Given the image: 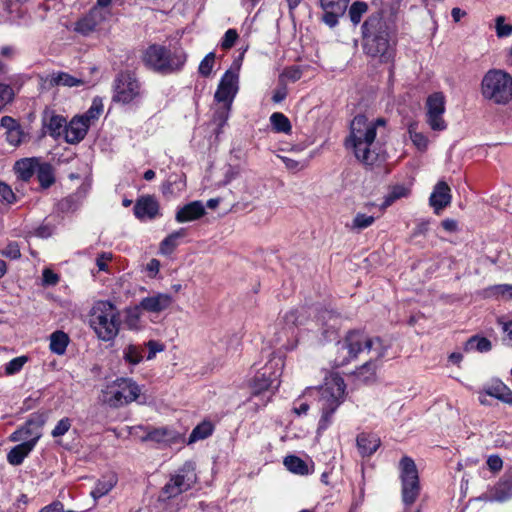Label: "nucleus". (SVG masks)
I'll return each instance as SVG.
<instances>
[{
  "mask_svg": "<svg viewBox=\"0 0 512 512\" xmlns=\"http://www.w3.org/2000/svg\"><path fill=\"white\" fill-rule=\"evenodd\" d=\"M388 350V345L379 337H370L360 331H350L335 344V355L332 359L334 367H343L355 360L364 363L356 369L355 376L362 382L373 381L377 362Z\"/></svg>",
  "mask_w": 512,
  "mask_h": 512,
  "instance_id": "nucleus-1",
  "label": "nucleus"
},
{
  "mask_svg": "<svg viewBox=\"0 0 512 512\" xmlns=\"http://www.w3.org/2000/svg\"><path fill=\"white\" fill-rule=\"evenodd\" d=\"M345 389L344 379L336 373H330L322 385L305 389L302 396L295 400L293 411L298 416L306 415L309 411L307 399L315 400L320 412L317 432L325 431L332 425L333 415L344 402Z\"/></svg>",
  "mask_w": 512,
  "mask_h": 512,
  "instance_id": "nucleus-2",
  "label": "nucleus"
},
{
  "mask_svg": "<svg viewBox=\"0 0 512 512\" xmlns=\"http://www.w3.org/2000/svg\"><path fill=\"white\" fill-rule=\"evenodd\" d=\"M386 131L384 118L369 119L362 114L356 115L350 123L345 147L353 152L358 161L371 166L378 160L380 139Z\"/></svg>",
  "mask_w": 512,
  "mask_h": 512,
  "instance_id": "nucleus-3",
  "label": "nucleus"
},
{
  "mask_svg": "<svg viewBox=\"0 0 512 512\" xmlns=\"http://www.w3.org/2000/svg\"><path fill=\"white\" fill-rule=\"evenodd\" d=\"M364 50L381 62H389L394 57V43L390 37V30L380 15L370 16L362 26Z\"/></svg>",
  "mask_w": 512,
  "mask_h": 512,
  "instance_id": "nucleus-4",
  "label": "nucleus"
},
{
  "mask_svg": "<svg viewBox=\"0 0 512 512\" xmlns=\"http://www.w3.org/2000/svg\"><path fill=\"white\" fill-rule=\"evenodd\" d=\"M120 313L109 301L96 302L90 314V326L97 337L105 342L114 340L120 330Z\"/></svg>",
  "mask_w": 512,
  "mask_h": 512,
  "instance_id": "nucleus-5",
  "label": "nucleus"
},
{
  "mask_svg": "<svg viewBox=\"0 0 512 512\" xmlns=\"http://www.w3.org/2000/svg\"><path fill=\"white\" fill-rule=\"evenodd\" d=\"M143 62L156 72L170 74L182 69L186 62V54L181 48L170 50L164 46L153 44L145 50Z\"/></svg>",
  "mask_w": 512,
  "mask_h": 512,
  "instance_id": "nucleus-6",
  "label": "nucleus"
},
{
  "mask_svg": "<svg viewBox=\"0 0 512 512\" xmlns=\"http://www.w3.org/2000/svg\"><path fill=\"white\" fill-rule=\"evenodd\" d=\"M482 97L496 105H506L512 100V76L501 69H491L481 81Z\"/></svg>",
  "mask_w": 512,
  "mask_h": 512,
  "instance_id": "nucleus-7",
  "label": "nucleus"
},
{
  "mask_svg": "<svg viewBox=\"0 0 512 512\" xmlns=\"http://www.w3.org/2000/svg\"><path fill=\"white\" fill-rule=\"evenodd\" d=\"M284 368V360L280 356H273L259 370L250 382L251 395L260 396L279 387V378Z\"/></svg>",
  "mask_w": 512,
  "mask_h": 512,
  "instance_id": "nucleus-8",
  "label": "nucleus"
},
{
  "mask_svg": "<svg viewBox=\"0 0 512 512\" xmlns=\"http://www.w3.org/2000/svg\"><path fill=\"white\" fill-rule=\"evenodd\" d=\"M140 393L141 389L135 381L130 378H118L104 392V402L117 408L137 400Z\"/></svg>",
  "mask_w": 512,
  "mask_h": 512,
  "instance_id": "nucleus-9",
  "label": "nucleus"
},
{
  "mask_svg": "<svg viewBox=\"0 0 512 512\" xmlns=\"http://www.w3.org/2000/svg\"><path fill=\"white\" fill-rule=\"evenodd\" d=\"M401 495L405 505H412L420 494V482L416 464L408 456L400 460Z\"/></svg>",
  "mask_w": 512,
  "mask_h": 512,
  "instance_id": "nucleus-10",
  "label": "nucleus"
},
{
  "mask_svg": "<svg viewBox=\"0 0 512 512\" xmlns=\"http://www.w3.org/2000/svg\"><path fill=\"white\" fill-rule=\"evenodd\" d=\"M197 481L196 466L192 461L185 462L174 474L162 489L166 498L176 497L191 489Z\"/></svg>",
  "mask_w": 512,
  "mask_h": 512,
  "instance_id": "nucleus-11",
  "label": "nucleus"
},
{
  "mask_svg": "<svg viewBox=\"0 0 512 512\" xmlns=\"http://www.w3.org/2000/svg\"><path fill=\"white\" fill-rule=\"evenodd\" d=\"M46 413H34L26 421V423L16 430L12 435L13 441H23L25 443H33V448L42 436V428L47 421Z\"/></svg>",
  "mask_w": 512,
  "mask_h": 512,
  "instance_id": "nucleus-12",
  "label": "nucleus"
},
{
  "mask_svg": "<svg viewBox=\"0 0 512 512\" xmlns=\"http://www.w3.org/2000/svg\"><path fill=\"white\" fill-rule=\"evenodd\" d=\"M140 95V84L130 73H121L115 79L113 100L130 103Z\"/></svg>",
  "mask_w": 512,
  "mask_h": 512,
  "instance_id": "nucleus-13",
  "label": "nucleus"
},
{
  "mask_svg": "<svg viewBox=\"0 0 512 512\" xmlns=\"http://www.w3.org/2000/svg\"><path fill=\"white\" fill-rule=\"evenodd\" d=\"M427 123L434 131H443L447 125L443 119L445 112V96L441 92L431 94L426 101Z\"/></svg>",
  "mask_w": 512,
  "mask_h": 512,
  "instance_id": "nucleus-14",
  "label": "nucleus"
},
{
  "mask_svg": "<svg viewBox=\"0 0 512 512\" xmlns=\"http://www.w3.org/2000/svg\"><path fill=\"white\" fill-rule=\"evenodd\" d=\"M109 14L107 6H100V4L97 3L96 6L75 23L74 31L83 36H87L96 31L98 26L107 19Z\"/></svg>",
  "mask_w": 512,
  "mask_h": 512,
  "instance_id": "nucleus-15",
  "label": "nucleus"
},
{
  "mask_svg": "<svg viewBox=\"0 0 512 512\" xmlns=\"http://www.w3.org/2000/svg\"><path fill=\"white\" fill-rule=\"evenodd\" d=\"M134 434L138 431H143L144 434L140 436L143 442L153 441L156 443L172 444L178 443L182 439V435L168 427L151 428L148 426H137L133 428Z\"/></svg>",
  "mask_w": 512,
  "mask_h": 512,
  "instance_id": "nucleus-16",
  "label": "nucleus"
},
{
  "mask_svg": "<svg viewBox=\"0 0 512 512\" xmlns=\"http://www.w3.org/2000/svg\"><path fill=\"white\" fill-rule=\"evenodd\" d=\"M239 75L237 72L227 70L218 84L217 90L214 94V99L217 103L232 104L238 92Z\"/></svg>",
  "mask_w": 512,
  "mask_h": 512,
  "instance_id": "nucleus-17",
  "label": "nucleus"
},
{
  "mask_svg": "<svg viewBox=\"0 0 512 512\" xmlns=\"http://www.w3.org/2000/svg\"><path fill=\"white\" fill-rule=\"evenodd\" d=\"M319 4L323 11V23L334 28L338 25L340 17L345 14L349 0H319Z\"/></svg>",
  "mask_w": 512,
  "mask_h": 512,
  "instance_id": "nucleus-18",
  "label": "nucleus"
},
{
  "mask_svg": "<svg viewBox=\"0 0 512 512\" xmlns=\"http://www.w3.org/2000/svg\"><path fill=\"white\" fill-rule=\"evenodd\" d=\"M317 324L320 326L322 341H332L336 339L340 327V317L331 310H323L317 316Z\"/></svg>",
  "mask_w": 512,
  "mask_h": 512,
  "instance_id": "nucleus-19",
  "label": "nucleus"
},
{
  "mask_svg": "<svg viewBox=\"0 0 512 512\" xmlns=\"http://www.w3.org/2000/svg\"><path fill=\"white\" fill-rule=\"evenodd\" d=\"M134 215L141 221L155 219L160 214V206L152 195L141 196L134 205Z\"/></svg>",
  "mask_w": 512,
  "mask_h": 512,
  "instance_id": "nucleus-20",
  "label": "nucleus"
},
{
  "mask_svg": "<svg viewBox=\"0 0 512 512\" xmlns=\"http://www.w3.org/2000/svg\"><path fill=\"white\" fill-rule=\"evenodd\" d=\"M42 126L45 133L58 139L64 134L66 119L54 110L46 108L42 114Z\"/></svg>",
  "mask_w": 512,
  "mask_h": 512,
  "instance_id": "nucleus-21",
  "label": "nucleus"
},
{
  "mask_svg": "<svg viewBox=\"0 0 512 512\" xmlns=\"http://www.w3.org/2000/svg\"><path fill=\"white\" fill-rule=\"evenodd\" d=\"M174 302L173 297L168 293H154L144 297L139 307L149 313H160L168 309Z\"/></svg>",
  "mask_w": 512,
  "mask_h": 512,
  "instance_id": "nucleus-22",
  "label": "nucleus"
},
{
  "mask_svg": "<svg viewBox=\"0 0 512 512\" xmlns=\"http://www.w3.org/2000/svg\"><path fill=\"white\" fill-rule=\"evenodd\" d=\"M452 200L451 189L445 181H439L429 197V204L436 214L450 205Z\"/></svg>",
  "mask_w": 512,
  "mask_h": 512,
  "instance_id": "nucleus-23",
  "label": "nucleus"
},
{
  "mask_svg": "<svg viewBox=\"0 0 512 512\" xmlns=\"http://www.w3.org/2000/svg\"><path fill=\"white\" fill-rule=\"evenodd\" d=\"M89 125L79 115L74 116L65 126L64 139L69 144H77L86 136Z\"/></svg>",
  "mask_w": 512,
  "mask_h": 512,
  "instance_id": "nucleus-24",
  "label": "nucleus"
},
{
  "mask_svg": "<svg viewBox=\"0 0 512 512\" xmlns=\"http://www.w3.org/2000/svg\"><path fill=\"white\" fill-rule=\"evenodd\" d=\"M205 207L201 201H193L180 208L175 215L178 223H185L197 220L204 216Z\"/></svg>",
  "mask_w": 512,
  "mask_h": 512,
  "instance_id": "nucleus-25",
  "label": "nucleus"
},
{
  "mask_svg": "<svg viewBox=\"0 0 512 512\" xmlns=\"http://www.w3.org/2000/svg\"><path fill=\"white\" fill-rule=\"evenodd\" d=\"M359 453L363 456H370L377 451L380 446V439L375 434L360 433L356 439Z\"/></svg>",
  "mask_w": 512,
  "mask_h": 512,
  "instance_id": "nucleus-26",
  "label": "nucleus"
},
{
  "mask_svg": "<svg viewBox=\"0 0 512 512\" xmlns=\"http://www.w3.org/2000/svg\"><path fill=\"white\" fill-rule=\"evenodd\" d=\"M49 84L51 86L78 87L85 84L82 78L70 75L66 72H53L49 76Z\"/></svg>",
  "mask_w": 512,
  "mask_h": 512,
  "instance_id": "nucleus-27",
  "label": "nucleus"
},
{
  "mask_svg": "<svg viewBox=\"0 0 512 512\" xmlns=\"http://www.w3.org/2000/svg\"><path fill=\"white\" fill-rule=\"evenodd\" d=\"M40 160L37 158H24L16 162L15 171L23 181H28L36 174Z\"/></svg>",
  "mask_w": 512,
  "mask_h": 512,
  "instance_id": "nucleus-28",
  "label": "nucleus"
},
{
  "mask_svg": "<svg viewBox=\"0 0 512 512\" xmlns=\"http://www.w3.org/2000/svg\"><path fill=\"white\" fill-rule=\"evenodd\" d=\"M485 394L504 403L512 404V391L501 381H496L485 389Z\"/></svg>",
  "mask_w": 512,
  "mask_h": 512,
  "instance_id": "nucleus-29",
  "label": "nucleus"
},
{
  "mask_svg": "<svg viewBox=\"0 0 512 512\" xmlns=\"http://www.w3.org/2000/svg\"><path fill=\"white\" fill-rule=\"evenodd\" d=\"M116 483L117 478L114 474L103 476L101 479L97 481L94 489L91 491V496L95 500L105 496L113 489Z\"/></svg>",
  "mask_w": 512,
  "mask_h": 512,
  "instance_id": "nucleus-30",
  "label": "nucleus"
},
{
  "mask_svg": "<svg viewBox=\"0 0 512 512\" xmlns=\"http://www.w3.org/2000/svg\"><path fill=\"white\" fill-rule=\"evenodd\" d=\"M36 177L41 188L47 189L52 186L55 182V174L52 165L40 161L36 170Z\"/></svg>",
  "mask_w": 512,
  "mask_h": 512,
  "instance_id": "nucleus-31",
  "label": "nucleus"
},
{
  "mask_svg": "<svg viewBox=\"0 0 512 512\" xmlns=\"http://www.w3.org/2000/svg\"><path fill=\"white\" fill-rule=\"evenodd\" d=\"M33 449V443L22 442L10 450L7 460L12 465H20Z\"/></svg>",
  "mask_w": 512,
  "mask_h": 512,
  "instance_id": "nucleus-32",
  "label": "nucleus"
},
{
  "mask_svg": "<svg viewBox=\"0 0 512 512\" xmlns=\"http://www.w3.org/2000/svg\"><path fill=\"white\" fill-rule=\"evenodd\" d=\"M69 344V337L63 331H55L50 335V350L57 355H63Z\"/></svg>",
  "mask_w": 512,
  "mask_h": 512,
  "instance_id": "nucleus-33",
  "label": "nucleus"
},
{
  "mask_svg": "<svg viewBox=\"0 0 512 512\" xmlns=\"http://www.w3.org/2000/svg\"><path fill=\"white\" fill-rule=\"evenodd\" d=\"M284 465L290 472L294 474L308 475L310 473L308 464L300 457L294 455L287 456L284 459Z\"/></svg>",
  "mask_w": 512,
  "mask_h": 512,
  "instance_id": "nucleus-34",
  "label": "nucleus"
},
{
  "mask_svg": "<svg viewBox=\"0 0 512 512\" xmlns=\"http://www.w3.org/2000/svg\"><path fill=\"white\" fill-rule=\"evenodd\" d=\"M270 123L277 133L289 134L292 130L290 120L281 112H274L270 116Z\"/></svg>",
  "mask_w": 512,
  "mask_h": 512,
  "instance_id": "nucleus-35",
  "label": "nucleus"
},
{
  "mask_svg": "<svg viewBox=\"0 0 512 512\" xmlns=\"http://www.w3.org/2000/svg\"><path fill=\"white\" fill-rule=\"evenodd\" d=\"M214 430V426L210 421H203L198 424L191 432L188 443H194L209 437Z\"/></svg>",
  "mask_w": 512,
  "mask_h": 512,
  "instance_id": "nucleus-36",
  "label": "nucleus"
},
{
  "mask_svg": "<svg viewBox=\"0 0 512 512\" xmlns=\"http://www.w3.org/2000/svg\"><path fill=\"white\" fill-rule=\"evenodd\" d=\"M492 349L491 341L485 337L480 336H472L465 344V350L470 351H478V352H488Z\"/></svg>",
  "mask_w": 512,
  "mask_h": 512,
  "instance_id": "nucleus-37",
  "label": "nucleus"
},
{
  "mask_svg": "<svg viewBox=\"0 0 512 512\" xmlns=\"http://www.w3.org/2000/svg\"><path fill=\"white\" fill-rule=\"evenodd\" d=\"M103 112V103L100 98H94L90 108L83 114L79 115L85 122L91 126Z\"/></svg>",
  "mask_w": 512,
  "mask_h": 512,
  "instance_id": "nucleus-38",
  "label": "nucleus"
},
{
  "mask_svg": "<svg viewBox=\"0 0 512 512\" xmlns=\"http://www.w3.org/2000/svg\"><path fill=\"white\" fill-rule=\"evenodd\" d=\"M410 193L409 188L404 185H395L393 186L388 194L385 196V200L382 204V209H385L392 205L396 200L407 197Z\"/></svg>",
  "mask_w": 512,
  "mask_h": 512,
  "instance_id": "nucleus-39",
  "label": "nucleus"
},
{
  "mask_svg": "<svg viewBox=\"0 0 512 512\" xmlns=\"http://www.w3.org/2000/svg\"><path fill=\"white\" fill-rule=\"evenodd\" d=\"M185 230L182 228L178 231H175L168 235L162 242H161V252L163 254H170L173 252V250L178 245V240L185 236Z\"/></svg>",
  "mask_w": 512,
  "mask_h": 512,
  "instance_id": "nucleus-40",
  "label": "nucleus"
},
{
  "mask_svg": "<svg viewBox=\"0 0 512 512\" xmlns=\"http://www.w3.org/2000/svg\"><path fill=\"white\" fill-rule=\"evenodd\" d=\"M123 358L127 363L137 365L143 359V348L141 346L129 344L123 350Z\"/></svg>",
  "mask_w": 512,
  "mask_h": 512,
  "instance_id": "nucleus-41",
  "label": "nucleus"
},
{
  "mask_svg": "<svg viewBox=\"0 0 512 512\" xmlns=\"http://www.w3.org/2000/svg\"><path fill=\"white\" fill-rule=\"evenodd\" d=\"M141 307L139 305L126 309L125 325L130 330H138L141 321Z\"/></svg>",
  "mask_w": 512,
  "mask_h": 512,
  "instance_id": "nucleus-42",
  "label": "nucleus"
},
{
  "mask_svg": "<svg viewBox=\"0 0 512 512\" xmlns=\"http://www.w3.org/2000/svg\"><path fill=\"white\" fill-rule=\"evenodd\" d=\"M512 497V482H500L494 489L492 498L499 502H504Z\"/></svg>",
  "mask_w": 512,
  "mask_h": 512,
  "instance_id": "nucleus-43",
  "label": "nucleus"
},
{
  "mask_svg": "<svg viewBox=\"0 0 512 512\" xmlns=\"http://www.w3.org/2000/svg\"><path fill=\"white\" fill-rule=\"evenodd\" d=\"M409 137L414 146L421 152H424L428 148V138L420 132L416 131L415 125H410L408 128Z\"/></svg>",
  "mask_w": 512,
  "mask_h": 512,
  "instance_id": "nucleus-44",
  "label": "nucleus"
},
{
  "mask_svg": "<svg viewBox=\"0 0 512 512\" xmlns=\"http://www.w3.org/2000/svg\"><path fill=\"white\" fill-rule=\"evenodd\" d=\"M220 104H221V106H219L214 111L213 121L221 129L225 126V124L227 123V121L229 119L232 104H227V103H220Z\"/></svg>",
  "mask_w": 512,
  "mask_h": 512,
  "instance_id": "nucleus-45",
  "label": "nucleus"
},
{
  "mask_svg": "<svg viewBox=\"0 0 512 512\" xmlns=\"http://www.w3.org/2000/svg\"><path fill=\"white\" fill-rule=\"evenodd\" d=\"M368 5L363 1L354 2L349 9V17L354 25L360 23L362 16L367 12Z\"/></svg>",
  "mask_w": 512,
  "mask_h": 512,
  "instance_id": "nucleus-46",
  "label": "nucleus"
},
{
  "mask_svg": "<svg viewBox=\"0 0 512 512\" xmlns=\"http://www.w3.org/2000/svg\"><path fill=\"white\" fill-rule=\"evenodd\" d=\"M27 362L28 357L24 355L13 358L5 365V374L12 376L19 373Z\"/></svg>",
  "mask_w": 512,
  "mask_h": 512,
  "instance_id": "nucleus-47",
  "label": "nucleus"
},
{
  "mask_svg": "<svg viewBox=\"0 0 512 512\" xmlns=\"http://www.w3.org/2000/svg\"><path fill=\"white\" fill-rule=\"evenodd\" d=\"M302 77V71L297 66H291L284 69L279 76L280 84L286 85L287 82H296Z\"/></svg>",
  "mask_w": 512,
  "mask_h": 512,
  "instance_id": "nucleus-48",
  "label": "nucleus"
},
{
  "mask_svg": "<svg viewBox=\"0 0 512 512\" xmlns=\"http://www.w3.org/2000/svg\"><path fill=\"white\" fill-rule=\"evenodd\" d=\"M375 222L374 216H369L363 213H357L352 221L351 228L353 230L361 231L370 227Z\"/></svg>",
  "mask_w": 512,
  "mask_h": 512,
  "instance_id": "nucleus-49",
  "label": "nucleus"
},
{
  "mask_svg": "<svg viewBox=\"0 0 512 512\" xmlns=\"http://www.w3.org/2000/svg\"><path fill=\"white\" fill-rule=\"evenodd\" d=\"M14 97L13 88L8 84L0 83V112L13 101Z\"/></svg>",
  "mask_w": 512,
  "mask_h": 512,
  "instance_id": "nucleus-50",
  "label": "nucleus"
},
{
  "mask_svg": "<svg viewBox=\"0 0 512 512\" xmlns=\"http://www.w3.org/2000/svg\"><path fill=\"white\" fill-rule=\"evenodd\" d=\"M215 63V54L213 52L208 53L200 62L198 72L203 77H208L213 69Z\"/></svg>",
  "mask_w": 512,
  "mask_h": 512,
  "instance_id": "nucleus-51",
  "label": "nucleus"
},
{
  "mask_svg": "<svg viewBox=\"0 0 512 512\" xmlns=\"http://www.w3.org/2000/svg\"><path fill=\"white\" fill-rule=\"evenodd\" d=\"M496 34L499 38L508 37L512 34V25L505 23L504 16H498L495 20Z\"/></svg>",
  "mask_w": 512,
  "mask_h": 512,
  "instance_id": "nucleus-52",
  "label": "nucleus"
},
{
  "mask_svg": "<svg viewBox=\"0 0 512 512\" xmlns=\"http://www.w3.org/2000/svg\"><path fill=\"white\" fill-rule=\"evenodd\" d=\"M72 421L68 417L60 419L51 432L53 438H58L66 434L71 428Z\"/></svg>",
  "mask_w": 512,
  "mask_h": 512,
  "instance_id": "nucleus-53",
  "label": "nucleus"
},
{
  "mask_svg": "<svg viewBox=\"0 0 512 512\" xmlns=\"http://www.w3.org/2000/svg\"><path fill=\"white\" fill-rule=\"evenodd\" d=\"M0 254L10 259H17L21 256L19 246L16 242H10L2 250Z\"/></svg>",
  "mask_w": 512,
  "mask_h": 512,
  "instance_id": "nucleus-54",
  "label": "nucleus"
},
{
  "mask_svg": "<svg viewBox=\"0 0 512 512\" xmlns=\"http://www.w3.org/2000/svg\"><path fill=\"white\" fill-rule=\"evenodd\" d=\"M0 200L8 204L16 201V196L10 186L4 182H0Z\"/></svg>",
  "mask_w": 512,
  "mask_h": 512,
  "instance_id": "nucleus-55",
  "label": "nucleus"
},
{
  "mask_svg": "<svg viewBox=\"0 0 512 512\" xmlns=\"http://www.w3.org/2000/svg\"><path fill=\"white\" fill-rule=\"evenodd\" d=\"M238 38V33L235 29H228L223 37L221 47L224 50H228L232 48Z\"/></svg>",
  "mask_w": 512,
  "mask_h": 512,
  "instance_id": "nucleus-56",
  "label": "nucleus"
},
{
  "mask_svg": "<svg viewBox=\"0 0 512 512\" xmlns=\"http://www.w3.org/2000/svg\"><path fill=\"white\" fill-rule=\"evenodd\" d=\"M23 135L24 133L21 126H18L15 129L6 132V139L11 145L18 146L22 142Z\"/></svg>",
  "mask_w": 512,
  "mask_h": 512,
  "instance_id": "nucleus-57",
  "label": "nucleus"
},
{
  "mask_svg": "<svg viewBox=\"0 0 512 512\" xmlns=\"http://www.w3.org/2000/svg\"><path fill=\"white\" fill-rule=\"evenodd\" d=\"M113 259V255L111 252H102L96 258V265L99 271L108 272V264Z\"/></svg>",
  "mask_w": 512,
  "mask_h": 512,
  "instance_id": "nucleus-58",
  "label": "nucleus"
},
{
  "mask_svg": "<svg viewBox=\"0 0 512 512\" xmlns=\"http://www.w3.org/2000/svg\"><path fill=\"white\" fill-rule=\"evenodd\" d=\"M495 295L501 296L504 299H512V285L511 284H499L492 288Z\"/></svg>",
  "mask_w": 512,
  "mask_h": 512,
  "instance_id": "nucleus-59",
  "label": "nucleus"
},
{
  "mask_svg": "<svg viewBox=\"0 0 512 512\" xmlns=\"http://www.w3.org/2000/svg\"><path fill=\"white\" fill-rule=\"evenodd\" d=\"M301 313L299 310H290L287 313H285L283 319L287 325L290 326H298L302 324V320L300 319Z\"/></svg>",
  "mask_w": 512,
  "mask_h": 512,
  "instance_id": "nucleus-60",
  "label": "nucleus"
},
{
  "mask_svg": "<svg viewBox=\"0 0 512 512\" xmlns=\"http://www.w3.org/2000/svg\"><path fill=\"white\" fill-rule=\"evenodd\" d=\"M146 346L148 347L149 353L147 356L148 360H151L155 357L157 352H161L164 350V345L158 341L150 340L146 343Z\"/></svg>",
  "mask_w": 512,
  "mask_h": 512,
  "instance_id": "nucleus-61",
  "label": "nucleus"
},
{
  "mask_svg": "<svg viewBox=\"0 0 512 512\" xmlns=\"http://www.w3.org/2000/svg\"><path fill=\"white\" fill-rule=\"evenodd\" d=\"M281 160L283 161L285 167L291 171H299L306 167L305 163L296 161L294 159L282 156Z\"/></svg>",
  "mask_w": 512,
  "mask_h": 512,
  "instance_id": "nucleus-62",
  "label": "nucleus"
},
{
  "mask_svg": "<svg viewBox=\"0 0 512 512\" xmlns=\"http://www.w3.org/2000/svg\"><path fill=\"white\" fill-rule=\"evenodd\" d=\"M42 276L45 285H56L59 281V276L48 268L43 270Z\"/></svg>",
  "mask_w": 512,
  "mask_h": 512,
  "instance_id": "nucleus-63",
  "label": "nucleus"
},
{
  "mask_svg": "<svg viewBox=\"0 0 512 512\" xmlns=\"http://www.w3.org/2000/svg\"><path fill=\"white\" fill-rule=\"evenodd\" d=\"M501 325L504 333L503 341L507 345L512 346V321L501 322Z\"/></svg>",
  "mask_w": 512,
  "mask_h": 512,
  "instance_id": "nucleus-64",
  "label": "nucleus"
}]
</instances>
